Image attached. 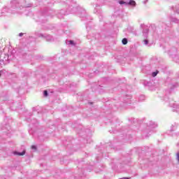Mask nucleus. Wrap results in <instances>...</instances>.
I'll return each mask as SVG.
<instances>
[{
    "instance_id": "1",
    "label": "nucleus",
    "mask_w": 179,
    "mask_h": 179,
    "mask_svg": "<svg viewBox=\"0 0 179 179\" xmlns=\"http://www.w3.org/2000/svg\"><path fill=\"white\" fill-rule=\"evenodd\" d=\"M14 155H17V156H24V155H26V151L24 150L22 152H15Z\"/></svg>"
},
{
    "instance_id": "2",
    "label": "nucleus",
    "mask_w": 179,
    "mask_h": 179,
    "mask_svg": "<svg viewBox=\"0 0 179 179\" xmlns=\"http://www.w3.org/2000/svg\"><path fill=\"white\" fill-rule=\"evenodd\" d=\"M127 5H131L132 6H135L136 5V2L134 0H130L129 3H127Z\"/></svg>"
},
{
    "instance_id": "3",
    "label": "nucleus",
    "mask_w": 179,
    "mask_h": 179,
    "mask_svg": "<svg viewBox=\"0 0 179 179\" xmlns=\"http://www.w3.org/2000/svg\"><path fill=\"white\" fill-rule=\"evenodd\" d=\"M122 44H124V45L128 44V40L127 38H123L122 41Z\"/></svg>"
},
{
    "instance_id": "4",
    "label": "nucleus",
    "mask_w": 179,
    "mask_h": 179,
    "mask_svg": "<svg viewBox=\"0 0 179 179\" xmlns=\"http://www.w3.org/2000/svg\"><path fill=\"white\" fill-rule=\"evenodd\" d=\"M119 3H120V5H124V4L128 5V3H127V2L124 1H120L119 2Z\"/></svg>"
},
{
    "instance_id": "5",
    "label": "nucleus",
    "mask_w": 179,
    "mask_h": 179,
    "mask_svg": "<svg viewBox=\"0 0 179 179\" xmlns=\"http://www.w3.org/2000/svg\"><path fill=\"white\" fill-rule=\"evenodd\" d=\"M31 149H32V150H37V147L36 145H31Z\"/></svg>"
},
{
    "instance_id": "6",
    "label": "nucleus",
    "mask_w": 179,
    "mask_h": 179,
    "mask_svg": "<svg viewBox=\"0 0 179 179\" xmlns=\"http://www.w3.org/2000/svg\"><path fill=\"white\" fill-rule=\"evenodd\" d=\"M44 96H48V92H47V90H45L43 92Z\"/></svg>"
},
{
    "instance_id": "7",
    "label": "nucleus",
    "mask_w": 179,
    "mask_h": 179,
    "mask_svg": "<svg viewBox=\"0 0 179 179\" xmlns=\"http://www.w3.org/2000/svg\"><path fill=\"white\" fill-rule=\"evenodd\" d=\"M69 44H71V45H75V43H73V41H69Z\"/></svg>"
},
{
    "instance_id": "8",
    "label": "nucleus",
    "mask_w": 179,
    "mask_h": 179,
    "mask_svg": "<svg viewBox=\"0 0 179 179\" xmlns=\"http://www.w3.org/2000/svg\"><path fill=\"white\" fill-rule=\"evenodd\" d=\"M157 72H153L152 73V76H157Z\"/></svg>"
},
{
    "instance_id": "9",
    "label": "nucleus",
    "mask_w": 179,
    "mask_h": 179,
    "mask_svg": "<svg viewBox=\"0 0 179 179\" xmlns=\"http://www.w3.org/2000/svg\"><path fill=\"white\" fill-rule=\"evenodd\" d=\"M19 36H20V37H22V36H23V33H20V34H19Z\"/></svg>"
},
{
    "instance_id": "10",
    "label": "nucleus",
    "mask_w": 179,
    "mask_h": 179,
    "mask_svg": "<svg viewBox=\"0 0 179 179\" xmlns=\"http://www.w3.org/2000/svg\"><path fill=\"white\" fill-rule=\"evenodd\" d=\"M145 41V45H148V41L145 40V41Z\"/></svg>"
},
{
    "instance_id": "11",
    "label": "nucleus",
    "mask_w": 179,
    "mask_h": 179,
    "mask_svg": "<svg viewBox=\"0 0 179 179\" xmlns=\"http://www.w3.org/2000/svg\"><path fill=\"white\" fill-rule=\"evenodd\" d=\"M121 179H129V178H122Z\"/></svg>"
},
{
    "instance_id": "12",
    "label": "nucleus",
    "mask_w": 179,
    "mask_h": 179,
    "mask_svg": "<svg viewBox=\"0 0 179 179\" xmlns=\"http://www.w3.org/2000/svg\"><path fill=\"white\" fill-rule=\"evenodd\" d=\"M0 76H1V73H0Z\"/></svg>"
}]
</instances>
